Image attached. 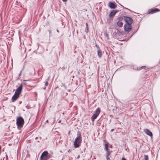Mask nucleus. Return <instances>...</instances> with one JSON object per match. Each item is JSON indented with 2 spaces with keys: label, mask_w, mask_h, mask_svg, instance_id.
I'll return each mask as SVG.
<instances>
[{
  "label": "nucleus",
  "mask_w": 160,
  "mask_h": 160,
  "mask_svg": "<svg viewBox=\"0 0 160 160\" xmlns=\"http://www.w3.org/2000/svg\"><path fill=\"white\" fill-rule=\"evenodd\" d=\"M82 141V137L80 132H78L77 133V137L75 138L74 142V147L75 148L79 147L81 145Z\"/></svg>",
  "instance_id": "obj_1"
},
{
  "label": "nucleus",
  "mask_w": 160,
  "mask_h": 160,
  "mask_svg": "<svg viewBox=\"0 0 160 160\" xmlns=\"http://www.w3.org/2000/svg\"><path fill=\"white\" fill-rule=\"evenodd\" d=\"M21 73V72H20V75Z\"/></svg>",
  "instance_id": "obj_33"
},
{
  "label": "nucleus",
  "mask_w": 160,
  "mask_h": 160,
  "mask_svg": "<svg viewBox=\"0 0 160 160\" xmlns=\"http://www.w3.org/2000/svg\"><path fill=\"white\" fill-rule=\"evenodd\" d=\"M158 11L159 10L157 8L152 9L150 10V11L149 12V13L150 14H153L158 12Z\"/></svg>",
  "instance_id": "obj_9"
},
{
  "label": "nucleus",
  "mask_w": 160,
  "mask_h": 160,
  "mask_svg": "<svg viewBox=\"0 0 160 160\" xmlns=\"http://www.w3.org/2000/svg\"><path fill=\"white\" fill-rule=\"evenodd\" d=\"M22 88V84H21L16 89L15 92L14 94L12 97V102H14L19 98L20 94L21 92Z\"/></svg>",
  "instance_id": "obj_2"
},
{
  "label": "nucleus",
  "mask_w": 160,
  "mask_h": 160,
  "mask_svg": "<svg viewBox=\"0 0 160 160\" xmlns=\"http://www.w3.org/2000/svg\"><path fill=\"white\" fill-rule=\"evenodd\" d=\"M148 156L147 155H144V158L142 159L143 160H148Z\"/></svg>",
  "instance_id": "obj_17"
},
{
  "label": "nucleus",
  "mask_w": 160,
  "mask_h": 160,
  "mask_svg": "<svg viewBox=\"0 0 160 160\" xmlns=\"http://www.w3.org/2000/svg\"><path fill=\"white\" fill-rule=\"evenodd\" d=\"M67 0H62L63 2H65Z\"/></svg>",
  "instance_id": "obj_19"
},
{
  "label": "nucleus",
  "mask_w": 160,
  "mask_h": 160,
  "mask_svg": "<svg viewBox=\"0 0 160 160\" xmlns=\"http://www.w3.org/2000/svg\"><path fill=\"white\" fill-rule=\"evenodd\" d=\"M117 25L119 27H122L123 25V23L122 22L119 21L117 22Z\"/></svg>",
  "instance_id": "obj_14"
},
{
  "label": "nucleus",
  "mask_w": 160,
  "mask_h": 160,
  "mask_svg": "<svg viewBox=\"0 0 160 160\" xmlns=\"http://www.w3.org/2000/svg\"><path fill=\"white\" fill-rule=\"evenodd\" d=\"M124 28L125 32H129L131 30L132 27L131 24H126L124 25Z\"/></svg>",
  "instance_id": "obj_5"
},
{
  "label": "nucleus",
  "mask_w": 160,
  "mask_h": 160,
  "mask_svg": "<svg viewBox=\"0 0 160 160\" xmlns=\"http://www.w3.org/2000/svg\"><path fill=\"white\" fill-rule=\"evenodd\" d=\"M61 122V120H59V121L58 122L59 123H60Z\"/></svg>",
  "instance_id": "obj_26"
},
{
  "label": "nucleus",
  "mask_w": 160,
  "mask_h": 160,
  "mask_svg": "<svg viewBox=\"0 0 160 160\" xmlns=\"http://www.w3.org/2000/svg\"><path fill=\"white\" fill-rule=\"evenodd\" d=\"M124 20L125 22H127V24H131L133 22L132 19L129 17H125L124 18Z\"/></svg>",
  "instance_id": "obj_6"
},
{
  "label": "nucleus",
  "mask_w": 160,
  "mask_h": 160,
  "mask_svg": "<svg viewBox=\"0 0 160 160\" xmlns=\"http://www.w3.org/2000/svg\"><path fill=\"white\" fill-rule=\"evenodd\" d=\"M86 29H87V30H88V27H87L86 28Z\"/></svg>",
  "instance_id": "obj_23"
},
{
  "label": "nucleus",
  "mask_w": 160,
  "mask_h": 160,
  "mask_svg": "<svg viewBox=\"0 0 160 160\" xmlns=\"http://www.w3.org/2000/svg\"><path fill=\"white\" fill-rule=\"evenodd\" d=\"M117 12L115 11H113L111 12L109 14V16L110 17H112L114 16L116 14Z\"/></svg>",
  "instance_id": "obj_13"
},
{
  "label": "nucleus",
  "mask_w": 160,
  "mask_h": 160,
  "mask_svg": "<svg viewBox=\"0 0 160 160\" xmlns=\"http://www.w3.org/2000/svg\"><path fill=\"white\" fill-rule=\"evenodd\" d=\"M100 112V109L99 108H97V109L94 112V114L98 116Z\"/></svg>",
  "instance_id": "obj_10"
},
{
  "label": "nucleus",
  "mask_w": 160,
  "mask_h": 160,
  "mask_svg": "<svg viewBox=\"0 0 160 160\" xmlns=\"http://www.w3.org/2000/svg\"><path fill=\"white\" fill-rule=\"evenodd\" d=\"M61 86H64V84L62 83V84Z\"/></svg>",
  "instance_id": "obj_22"
},
{
  "label": "nucleus",
  "mask_w": 160,
  "mask_h": 160,
  "mask_svg": "<svg viewBox=\"0 0 160 160\" xmlns=\"http://www.w3.org/2000/svg\"><path fill=\"white\" fill-rule=\"evenodd\" d=\"M48 122V120H47L46 121V122Z\"/></svg>",
  "instance_id": "obj_30"
},
{
  "label": "nucleus",
  "mask_w": 160,
  "mask_h": 160,
  "mask_svg": "<svg viewBox=\"0 0 160 160\" xmlns=\"http://www.w3.org/2000/svg\"><path fill=\"white\" fill-rule=\"evenodd\" d=\"M48 82L47 81L46 82L45 84V86H48Z\"/></svg>",
  "instance_id": "obj_18"
},
{
  "label": "nucleus",
  "mask_w": 160,
  "mask_h": 160,
  "mask_svg": "<svg viewBox=\"0 0 160 160\" xmlns=\"http://www.w3.org/2000/svg\"><path fill=\"white\" fill-rule=\"evenodd\" d=\"M24 123V120L22 117H19L17 118L16 120V124L18 129H20L23 127Z\"/></svg>",
  "instance_id": "obj_4"
},
{
  "label": "nucleus",
  "mask_w": 160,
  "mask_h": 160,
  "mask_svg": "<svg viewBox=\"0 0 160 160\" xmlns=\"http://www.w3.org/2000/svg\"><path fill=\"white\" fill-rule=\"evenodd\" d=\"M57 32H58V33H59V30H58L57 29Z\"/></svg>",
  "instance_id": "obj_25"
},
{
  "label": "nucleus",
  "mask_w": 160,
  "mask_h": 160,
  "mask_svg": "<svg viewBox=\"0 0 160 160\" xmlns=\"http://www.w3.org/2000/svg\"><path fill=\"white\" fill-rule=\"evenodd\" d=\"M79 156H78V158H79Z\"/></svg>",
  "instance_id": "obj_32"
},
{
  "label": "nucleus",
  "mask_w": 160,
  "mask_h": 160,
  "mask_svg": "<svg viewBox=\"0 0 160 160\" xmlns=\"http://www.w3.org/2000/svg\"><path fill=\"white\" fill-rule=\"evenodd\" d=\"M98 116L96 115H95L94 114H93L92 116L91 117V119L92 121V122H93L94 121V120Z\"/></svg>",
  "instance_id": "obj_15"
},
{
  "label": "nucleus",
  "mask_w": 160,
  "mask_h": 160,
  "mask_svg": "<svg viewBox=\"0 0 160 160\" xmlns=\"http://www.w3.org/2000/svg\"><path fill=\"white\" fill-rule=\"evenodd\" d=\"M98 55L99 58H101L102 56V52L101 50L98 48L97 51Z\"/></svg>",
  "instance_id": "obj_12"
},
{
  "label": "nucleus",
  "mask_w": 160,
  "mask_h": 160,
  "mask_svg": "<svg viewBox=\"0 0 160 160\" xmlns=\"http://www.w3.org/2000/svg\"><path fill=\"white\" fill-rule=\"evenodd\" d=\"M45 88H43V89H44V90H45Z\"/></svg>",
  "instance_id": "obj_31"
},
{
  "label": "nucleus",
  "mask_w": 160,
  "mask_h": 160,
  "mask_svg": "<svg viewBox=\"0 0 160 160\" xmlns=\"http://www.w3.org/2000/svg\"><path fill=\"white\" fill-rule=\"evenodd\" d=\"M50 33H51V31L50 30H48Z\"/></svg>",
  "instance_id": "obj_21"
},
{
  "label": "nucleus",
  "mask_w": 160,
  "mask_h": 160,
  "mask_svg": "<svg viewBox=\"0 0 160 160\" xmlns=\"http://www.w3.org/2000/svg\"><path fill=\"white\" fill-rule=\"evenodd\" d=\"M115 28H116V29H118V28H117V26H116Z\"/></svg>",
  "instance_id": "obj_28"
},
{
  "label": "nucleus",
  "mask_w": 160,
  "mask_h": 160,
  "mask_svg": "<svg viewBox=\"0 0 160 160\" xmlns=\"http://www.w3.org/2000/svg\"><path fill=\"white\" fill-rule=\"evenodd\" d=\"M48 154V152L47 151H45L44 152L42 153L41 156L40 158L41 159H42V158H44L45 159Z\"/></svg>",
  "instance_id": "obj_7"
},
{
  "label": "nucleus",
  "mask_w": 160,
  "mask_h": 160,
  "mask_svg": "<svg viewBox=\"0 0 160 160\" xmlns=\"http://www.w3.org/2000/svg\"><path fill=\"white\" fill-rule=\"evenodd\" d=\"M51 158V155L50 154H49L48 153L46 157L45 158V159H48Z\"/></svg>",
  "instance_id": "obj_16"
},
{
  "label": "nucleus",
  "mask_w": 160,
  "mask_h": 160,
  "mask_svg": "<svg viewBox=\"0 0 160 160\" xmlns=\"http://www.w3.org/2000/svg\"><path fill=\"white\" fill-rule=\"evenodd\" d=\"M114 130V129H112L111 130V132H112Z\"/></svg>",
  "instance_id": "obj_20"
},
{
  "label": "nucleus",
  "mask_w": 160,
  "mask_h": 160,
  "mask_svg": "<svg viewBox=\"0 0 160 160\" xmlns=\"http://www.w3.org/2000/svg\"><path fill=\"white\" fill-rule=\"evenodd\" d=\"M49 78L48 77V78L47 79V80H49Z\"/></svg>",
  "instance_id": "obj_29"
},
{
  "label": "nucleus",
  "mask_w": 160,
  "mask_h": 160,
  "mask_svg": "<svg viewBox=\"0 0 160 160\" xmlns=\"http://www.w3.org/2000/svg\"><path fill=\"white\" fill-rule=\"evenodd\" d=\"M144 132L147 134L149 135V136H152V133L148 129H145L144 130Z\"/></svg>",
  "instance_id": "obj_8"
},
{
  "label": "nucleus",
  "mask_w": 160,
  "mask_h": 160,
  "mask_svg": "<svg viewBox=\"0 0 160 160\" xmlns=\"http://www.w3.org/2000/svg\"><path fill=\"white\" fill-rule=\"evenodd\" d=\"M109 7L112 8L114 9L116 8L115 5L112 2H110L109 3Z\"/></svg>",
  "instance_id": "obj_11"
},
{
  "label": "nucleus",
  "mask_w": 160,
  "mask_h": 160,
  "mask_svg": "<svg viewBox=\"0 0 160 160\" xmlns=\"http://www.w3.org/2000/svg\"><path fill=\"white\" fill-rule=\"evenodd\" d=\"M86 26H87V27H88V23H86Z\"/></svg>",
  "instance_id": "obj_27"
},
{
  "label": "nucleus",
  "mask_w": 160,
  "mask_h": 160,
  "mask_svg": "<svg viewBox=\"0 0 160 160\" xmlns=\"http://www.w3.org/2000/svg\"><path fill=\"white\" fill-rule=\"evenodd\" d=\"M122 160H126L124 158H122Z\"/></svg>",
  "instance_id": "obj_24"
},
{
  "label": "nucleus",
  "mask_w": 160,
  "mask_h": 160,
  "mask_svg": "<svg viewBox=\"0 0 160 160\" xmlns=\"http://www.w3.org/2000/svg\"><path fill=\"white\" fill-rule=\"evenodd\" d=\"M105 149L106 151V156L107 160H111L113 159L112 155V151H110L108 148V145L107 144H105Z\"/></svg>",
  "instance_id": "obj_3"
}]
</instances>
